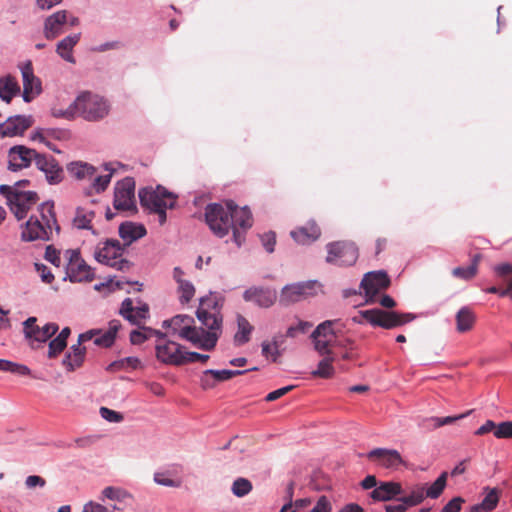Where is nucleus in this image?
<instances>
[{
	"label": "nucleus",
	"mask_w": 512,
	"mask_h": 512,
	"mask_svg": "<svg viewBox=\"0 0 512 512\" xmlns=\"http://www.w3.org/2000/svg\"><path fill=\"white\" fill-rule=\"evenodd\" d=\"M205 220L210 230L219 238L225 237L231 230L233 241L240 247L245 234L252 227L253 218L247 207H238L233 201L225 206L218 203L208 204L205 208Z\"/></svg>",
	"instance_id": "obj_1"
},
{
	"label": "nucleus",
	"mask_w": 512,
	"mask_h": 512,
	"mask_svg": "<svg viewBox=\"0 0 512 512\" xmlns=\"http://www.w3.org/2000/svg\"><path fill=\"white\" fill-rule=\"evenodd\" d=\"M222 306L223 298L218 294H210L200 299V305L196 311V315L201 324L207 328L202 350L211 351L217 344L222 333Z\"/></svg>",
	"instance_id": "obj_2"
},
{
	"label": "nucleus",
	"mask_w": 512,
	"mask_h": 512,
	"mask_svg": "<svg viewBox=\"0 0 512 512\" xmlns=\"http://www.w3.org/2000/svg\"><path fill=\"white\" fill-rule=\"evenodd\" d=\"M53 230L59 234L60 226L57 224L54 204L45 202L39 207V216H31L26 222L21 237L24 241H48L52 237Z\"/></svg>",
	"instance_id": "obj_3"
},
{
	"label": "nucleus",
	"mask_w": 512,
	"mask_h": 512,
	"mask_svg": "<svg viewBox=\"0 0 512 512\" xmlns=\"http://www.w3.org/2000/svg\"><path fill=\"white\" fill-rule=\"evenodd\" d=\"M139 199L142 207L158 215L160 225L166 222V210L176 205L177 197L167 191L163 186L145 187L139 191Z\"/></svg>",
	"instance_id": "obj_4"
},
{
	"label": "nucleus",
	"mask_w": 512,
	"mask_h": 512,
	"mask_svg": "<svg viewBox=\"0 0 512 512\" xmlns=\"http://www.w3.org/2000/svg\"><path fill=\"white\" fill-rule=\"evenodd\" d=\"M78 115L88 121H98L106 117L110 111L108 102L101 96L85 92L73 103Z\"/></svg>",
	"instance_id": "obj_5"
},
{
	"label": "nucleus",
	"mask_w": 512,
	"mask_h": 512,
	"mask_svg": "<svg viewBox=\"0 0 512 512\" xmlns=\"http://www.w3.org/2000/svg\"><path fill=\"white\" fill-rule=\"evenodd\" d=\"M359 315L372 326L383 329H394L403 326L415 318L411 313H399L379 308L360 311Z\"/></svg>",
	"instance_id": "obj_6"
},
{
	"label": "nucleus",
	"mask_w": 512,
	"mask_h": 512,
	"mask_svg": "<svg viewBox=\"0 0 512 512\" xmlns=\"http://www.w3.org/2000/svg\"><path fill=\"white\" fill-rule=\"evenodd\" d=\"M123 247L118 240L108 239L99 243L95 250V258L99 263L105 264L119 271H128L131 263L122 258Z\"/></svg>",
	"instance_id": "obj_7"
},
{
	"label": "nucleus",
	"mask_w": 512,
	"mask_h": 512,
	"mask_svg": "<svg viewBox=\"0 0 512 512\" xmlns=\"http://www.w3.org/2000/svg\"><path fill=\"white\" fill-rule=\"evenodd\" d=\"M194 320L187 315H177L171 320L164 321V325L171 328L173 334L191 342L194 346L202 349V344L205 338V330L193 326Z\"/></svg>",
	"instance_id": "obj_8"
},
{
	"label": "nucleus",
	"mask_w": 512,
	"mask_h": 512,
	"mask_svg": "<svg viewBox=\"0 0 512 512\" xmlns=\"http://www.w3.org/2000/svg\"><path fill=\"white\" fill-rule=\"evenodd\" d=\"M358 259V249L353 242L337 241L327 245L326 261L338 266H351Z\"/></svg>",
	"instance_id": "obj_9"
},
{
	"label": "nucleus",
	"mask_w": 512,
	"mask_h": 512,
	"mask_svg": "<svg viewBox=\"0 0 512 512\" xmlns=\"http://www.w3.org/2000/svg\"><path fill=\"white\" fill-rule=\"evenodd\" d=\"M320 284L317 281H305L286 285L282 288L279 302L288 306L300 302L307 297L314 296Z\"/></svg>",
	"instance_id": "obj_10"
},
{
	"label": "nucleus",
	"mask_w": 512,
	"mask_h": 512,
	"mask_svg": "<svg viewBox=\"0 0 512 512\" xmlns=\"http://www.w3.org/2000/svg\"><path fill=\"white\" fill-rule=\"evenodd\" d=\"M113 206L118 211L136 212L135 182L127 177L116 184Z\"/></svg>",
	"instance_id": "obj_11"
},
{
	"label": "nucleus",
	"mask_w": 512,
	"mask_h": 512,
	"mask_svg": "<svg viewBox=\"0 0 512 512\" xmlns=\"http://www.w3.org/2000/svg\"><path fill=\"white\" fill-rule=\"evenodd\" d=\"M391 284L390 278L385 271H372L364 275L361 281V288L365 292L366 302L375 303L377 295L386 290Z\"/></svg>",
	"instance_id": "obj_12"
},
{
	"label": "nucleus",
	"mask_w": 512,
	"mask_h": 512,
	"mask_svg": "<svg viewBox=\"0 0 512 512\" xmlns=\"http://www.w3.org/2000/svg\"><path fill=\"white\" fill-rule=\"evenodd\" d=\"M68 256L67 277L71 282H91L94 279V273L88 266L80 254L76 250L66 251Z\"/></svg>",
	"instance_id": "obj_13"
},
{
	"label": "nucleus",
	"mask_w": 512,
	"mask_h": 512,
	"mask_svg": "<svg viewBox=\"0 0 512 512\" xmlns=\"http://www.w3.org/2000/svg\"><path fill=\"white\" fill-rule=\"evenodd\" d=\"M159 340L156 344V357L159 361L168 365L180 366L183 365V347L174 342L168 341L165 339V334L163 333V337H158Z\"/></svg>",
	"instance_id": "obj_14"
},
{
	"label": "nucleus",
	"mask_w": 512,
	"mask_h": 512,
	"mask_svg": "<svg viewBox=\"0 0 512 512\" xmlns=\"http://www.w3.org/2000/svg\"><path fill=\"white\" fill-rule=\"evenodd\" d=\"M39 197L33 191H18L9 196V207L18 220L26 217L28 211L37 203Z\"/></svg>",
	"instance_id": "obj_15"
},
{
	"label": "nucleus",
	"mask_w": 512,
	"mask_h": 512,
	"mask_svg": "<svg viewBox=\"0 0 512 512\" xmlns=\"http://www.w3.org/2000/svg\"><path fill=\"white\" fill-rule=\"evenodd\" d=\"M39 156L34 149L27 148L23 145H17L10 148L8 152L9 165L11 171H18L30 166L31 162Z\"/></svg>",
	"instance_id": "obj_16"
},
{
	"label": "nucleus",
	"mask_w": 512,
	"mask_h": 512,
	"mask_svg": "<svg viewBox=\"0 0 512 512\" xmlns=\"http://www.w3.org/2000/svg\"><path fill=\"white\" fill-rule=\"evenodd\" d=\"M367 457L377 466L386 469H398L399 466L405 465L399 452L394 449L376 448L371 450Z\"/></svg>",
	"instance_id": "obj_17"
},
{
	"label": "nucleus",
	"mask_w": 512,
	"mask_h": 512,
	"mask_svg": "<svg viewBox=\"0 0 512 512\" xmlns=\"http://www.w3.org/2000/svg\"><path fill=\"white\" fill-rule=\"evenodd\" d=\"M377 483L378 482H361L365 490L374 488L370 493L374 501H388L401 492L399 482H380L381 484L379 486H377Z\"/></svg>",
	"instance_id": "obj_18"
},
{
	"label": "nucleus",
	"mask_w": 512,
	"mask_h": 512,
	"mask_svg": "<svg viewBox=\"0 0 512 512\" xmlns=\"http://www.w3.org/2000/svg\"><path fill=\"white\" fill-rule=\"evenodd\" d=\"M33 124L31 116L16 115L9 117L3 124H0L1 137H14L23 135Z\"/></svg>",
	"instance_id": "obj_19"
},
{
	"label": "nucleus",
	"mask_w": 512,
	"mask_h": 512,
	"mask_svg": "<svg viewBox=\"0 0 512 512\" xmlns=\"http://www.w3.org/2000/svg\"><path fill=\"white\" fill-rule=\"evenodd\" d=\"M119 313L132 325L142 326L144 321L149 318V306L144 303L135 307L133 301L126 298L121 304Z\"/></svg>",
	"instance_id": "obj_20"
},
{
	"label": "nucleus",
	"mask_w": 512,
	"mask_h": 512,
	"mask_svg": "<svg viewBox=\"0 0 512 512\" xmlns=\"http://www.w3.org/2000/svg\"><path fill=\"white\" fill-rule=\"evenodd\" d=\"M36 166L39 170L44 172L50 184H58L64 178L63 169L52 156L39 154L36 158Z\"/></svg>",
	"instance_id": "obj_21"
},
{
	"label": "nucleus",
	"mask_w": 512,
	"mask_h": 512,
	"mask_svg": "<svg viewBox=\"0 0 512 512\" xmlns=\"http://www.w3.org/2000/svg\"><path fill=\"white\" fill-rule=\"evenodd\" d=\"M68 23V12L59 10L44 20L43 34L47 40H53L64 33V26Z\"/></svg>",
	"instance_id": "obj_22"
},
{
	"label": "nucleus",
	"mask_w": 512,
	"mask_h": 512,
	"mask_svg": "<svg viewBox=\"0 0 512 512\" xmlns=\"http://www.w3.org/2000/svg\"><path fill=\"white\" fill-rule=\"evenodd\" d=\"M243 298L247 302H254L259 307H271L276 299L277 292L271 288L251 287L243 293Z\"/></svg>",
	"instance_id": "obj_23"
},
{
	"label": "nucleus",
	"mask_w": 512,
	"mask_h": 512,
	"mask_svg": "<svg viewBox=\"0 0 512 512\" xmlns=\"http://www.w3.org/2000/svg\"><path fill=\"white\" fill-rule=\"evenodd\" d=\"M292 239L300 245H309L321 236V229L314 220L298 226L290 232Z\"/></svg>",
	"instance_id": "obj_24"
},
{
	"label": "nucleus",
	"mask_w": 512,
	"mask_h": 512,
	"mask_svg": "<svg viewBox=\"0 0 512 512\" xmlns=\"http://www.w3.org/2000/svg\"><path fill=\"white\" fill-rule=\"evenodd\" d=\"M333 321L327 320L319 324L311 334V339L314 344V349L320 356L335 355L330 349L329 340L325 331H328L329 324H333Z\"/></svg>",
	"instance_id": "obj_25"
},
{
	"label": "nucleus",
	"mask_w": 512,
	"mask_h": 512,
	"mask_svg": "<svg viewBox=\"0 0 512 512\" xmlns=\"http://www.w3.org/2000/svg\"><path fill=\"white\" fill-rule=\"evenodd\" d=\"M23 78V99L25 102H30L33 98L32 94H39L41 92V83L39 79L34 76L32 64L29 62L22 68Z\"/></svg>",
	"instance_id": "obj_26"
},
{
	"label": "nucleus",
	"mask_w": 512,
	"mask_h": 512,
	"mask_svg": "<svg viewBox=\"0 0 512 512\" xmlns=\"http://www.w3.org/2000/svg\"><path fill=\"white\" fill-rule=\"evenodd\" d=\"M36 317H29L23 322V332L25 338L29 341L30 346L35 349L40 344L45 343V335L41 327L36 325Z\"/></svg>",
	"instance_id": "obj_27"
},
{
	"label": "nucleus",
	"mask_w": 512,
	"mask_h": 512,
	"mask_svg": "<svg viewBox=\"0 0 512 512\" xmlns=\"http://www.w3.org/2000/svg\"><path fill=\"white\" fill-rule=\"evenodd\" d=\"M184 271L180 267H175L173 270V279L178 284L179 300L182 304L189 303L195 295L194 285L183 278Z\"/></svg>",
	"instance_id": "obj_28"
},
{
	"label": "nucleus",
	"mask_w": 512,
	"mask_h": 512,
	"mask_svg": "<svg viewBox=\"0 0 512 512\" xmlns=\"http://www.w3.org/2000/svg\"><path fill=\"white\" fill-rule=\"evenodd\" d=\"M81 34L76 33L63 38L56 46L57 54L65 61L75 64L76 60L72 54L74 47L80 41Z\"/></svg>",
	"instance_id": "obj_29"
},
{
	"label": "nucleus",
	"mask_w": 512,
	"mask_h": 512,
	"mask_svg": "<svg viewBox=\"0 0 512 512\" xmlns=\"http://www.w3.org/2000/svg\"><path fill=\"white\" fill-rule=\"evenodd\" d=\"M85 356L86 348L84 346L79 344L72 345L63 359V366L68 371H74L83 365Z\"/></svg>",
	"instance_id": "obj_30"
},
{
	"label": "nucleus",
	"mask_w": 512,
	"mask_h": 512,
	"mask_svg": "<svg viewBox=\"0 0 512 512\" xmlns=\"http://www.w3.org/2000/svg\"><path fill=\"white\" fill-rule=\"evenodd\" d=\"M425 494L423 489L412 491L408 496L400 499L401 503L386 506V512H405L408 507L416 506L424 500Z\"/></svg>",
	"instance_id": "obj_31"
},
{
	"label": "nucleus",
	"mask_w": 512,
	"mask_h": 512,
	"mask_svg": "<svg viewBox=\"0 0 512 512\" xmlns=\"http://www.w3.org/2000/svg\"><path fill=\"white\" fill-rule=\"evenodd\" d=\"M120 237L126 241L127 245L131 244L146 235V229L143 225H137L132 222L122 223L119 227Z\"/></svg>",
	"instance_id": "obj_32"
},
{
	"label": "nucleus",
	"mask_w": 512,
	"mask_h": 512,
	"mask_svg": "<svg viewBox=\"0 0 512 512\" xmlns=\"http://www.w3.org/2000/svg\"><path fill=\"white\" fill-rule=\"evenodd\" d=\"M67 171L76 180H85L94 176L96 168L86 162L75 161L67 165Z\"/></svg>",
	"instance_id": "obj_33"
},
{
	"label": "nucleus",
	"mask_w": 512,
	"mask_h": 512,
	"mask_svg": "<svg viewBox=\"0 0 512 512\" xmlns=\"http://www.w3.org/2000/svg\"><path fill=\"white\" fill-rule=\"evenodd\" d=\"M120 327L121 323L119 320L110 321L108 330L103 333L100 331V334L94 338L95 345L105 348L111 347L115 342L116 334Z\"/></svg>",
	"instance_id": "obj_34"
},
{
	"label": "nucleus",
	"mask_w": 512,
	"mask_h": 512,
	"mask_svg": "<svg viewBox=\"0 0 512 512\" xmlns=\"http://www.w3.org/2000/svg\"><path fill=\"white\" fill-rule=\"evenodd\" d=\"M475 320V314L470 308H461L456 315L457 331L464 333L471 330L475 324Z\"/></svg>",
	"instance_id": "obj_35"
},
{
	"label": "nucleus",
	"mask_w": 512,
	"mask_h": 512,
	"mask_svg": "<svg viewBox=\"0 0 512 512\" xmlns=\"http://www.w3.org/2000/svg\"><path fill=\"white\" fill-rule=\"evenodd\" d=\"M237 327L238 330L235 333L234 342L237 345H243L250 340V335L254 328L242 315L237 316Z\"/></svg>",
	"instance_id": "obj_36"
},
{
	"label": "nucleus",
	"mask_w": 512,
	"mask_h": 512,
	"mask_svg": "<svg viewBox=\"0 0 512 512\" xmlns=\"http://www.w3.org/2000/svg\"><path fill=\"white\" fill-rule=\"evenodd\" d=\"M138 327V329H134L130 332V342L133 345H140L151 338L153 335L157 337H163V333L161 331L154 330L144 325Z\"/></svg>",
	"instance_id": "obj_37"
},
{
	"label": "nucleus",
	"mask_w": 512,
	"mask_h": 512,
	"mask_svg": "<svg viewBox=\"0 0 512 512\" xmlns=\"http://www.w3.org/2000/svg\"><path fill=\"white\" fill-rule=\"evenodd\" d=\"M322 357V360L318 363L317 369L312 372V375L314 377H319L323 379L332 378L335 373V369L333 367L335 355H328Z\"/></svg>",
	"instance_id": "obj_38"
},
{
	"label": "nucleus",
	"mask_w": 512,
	"mask_h": 512,
	"mask_svg": "<svg viewBox=\"0 0 512 512\" xmlns=\"http://www.w3.org/2000/svg\"><path fill=\"white\" fill-rule=\"evenodd\" d=\"M19 92V86L13 78L0 79V98L10 104L13 96Z\"/></svg>",
	"instance_id": "obj_39"
},
{
	"label": "nucleus",
	"mask_w": 512,
	"mask_h": 512,
	"mask_svg": "<svg viewBox=\"0 0 512 512\" xmlns=\"http://www.w3.org/2000/svg\"><path fill=\"white\" fill-rule=\"evenodd\" d=\"M497 276L507 283V287L500 292L501 297L508 296L512 291V264L503 263L494 267Z\"/></svg>",
	"instance_id": "obj_40"
},
{
	"label": "nucleus",
	"mask_w": 512,
	"mask_h": 512,
	"mask_svg": "<svg viewBox=\"0 0 512 512\" xmlns=\"http://www.w3.org/2000/svg\"><path fill=\"white\" fill-rule=\"evenodd\" d=\"M94 216L95 214L93 211H88L84 208H78L73 219V225L78 229H90V224Z\"/></svg>",
	"instance_id": "obj_41"
},
{
	"label": "nucleus",
	"mask_w": 512,
	"mask_h": 512,
	"mask_svg": "<svg viewBox=\"0 0 512 512\" xmlns=\"http://www.w3.org/2000/svg\"><path fill=\"white\" fill-rule=\"evenodd\" d=\"M0 371L10 372L21 376H28L31 373V370L26 365L5 359H0Z\"/></svg>",
	"instance_id": "obj_42"
},
{
	"label": "nucleus",
	"mask_w": 512,
	"mask_h": 512,
	"mask_svg": "<svg viewBox=\"0 0 512 512\" xmlns=\"http://www.w3.org/2000/svg\"><path fill=\"white\" fill-rule=\"evenodd\" d=\"M485 491L487 492V494L481 503V507L485 511H492L496 508L499 502V495L501 493V490H499L498 488L486 487Z\"/></svg>",
	"instance_id": "obj_43"
},
{
	"label": "nucleus",
	"mask_w": 512,
	"mask_h": 512,
	"mask_svg": "<svg viewBox=\"0 0 512 512\" xmlns=\"http://www.w3.org/2000/svg\"><path fill=\"white\" fill-rule=\"evenodd\" d=\"M102 499H109V500H112V501H119V502H122L124 501L126 498H129L130 495L123 489L121 488H117V487H113V486H109V487H106L103 491H102Z\"/></svg>",
	"instance_id": "obj_44"
},
{
	"label": "nucleus",
	"mask_w": 512,
	"mask_h": 512,
	"mask_svg": "<svg viewBox=\"0 0 512 512\" xmlns=\"http://www.w3.org/2000/svg\"><path fill=\"white\" fill-rule=\"evenodd\" d=\"M469 413L470 412L463 413V414L456 415V416H447V417H431L430 419L427 420V422L429 423L428 426L433 427V428H439L444 425L453 424L457 420L465 418Z\"/></svg>",
	"instance_id": "obj_45"
},
{
	"label": "nucleus",
	"mask_w": 512,
	"mask_h": 512,
	"mask_svg": "<svg viewBox=\"0 0 512 512\" xmlns=\"http://www.w3.org/2000/svg\"><path fill=\"white\" fill-rule=\"evenodd\" d=\"M312 327V323L307 321H299L296 325L290 326L286 331V336L296 338L301 334H306Z\"/></svg>",
	"instance_id": "obj_46"
},
{
	"label": "nucleus",
	"mask_w": 512,
	"mask_h": 512,
	"mask_svg": "<svg viewBox=\"0 0 512 512\" xmlns=\"http://www.w3.org/2000/svg\"><path fill=\"white\" fill-rule=\"evenodd\" d=\"M498 439L512 438V421L496 424L495 435Z\"/></svg>",
	"instance_id": "obj_47"
},
{
	"label": "nucleus",
	"mask_w": 512,
	"mask_h": 512,
	"mask_svg": "<svg viewBox=\"0 0 512 512\" xmlns=\"http://www.w3.org/2000/svg\"><path fill=\"white\" fill-rule=\"evenodd\" d=\"M67 346V342L62 341L59 338H54L49 343L48 349V357L55 358L57 357Z\"/></svg>",
	"instance_id": "obj_48"
},
{
	"label": "nucleus",
	"mask_w": 512,
	"mask_h": 512,
	"mask_svg": "<svg viewBox=\"0 0 512 512\" xmlns=\"http://www.w3.org/2000/svg\"><path fill=\"white\" fill-rule=\"evenodd\" d=\"M248 370L240 371V370H213L214 379L217 382L227 381L235 376L246 373Z\"/></svg>",
	"instance_id": "obj_49"
},
{
	"label": "nucleus",
	"mask_w": 512,
	"mask_h": 512,
	"mask_svg": "<svg viewBox=\"0 0 512 512\" xmlns=\"http://www.w3.org/2000/svg\"><path fill=\"white\" fill-rule=\"evenodd\" d=\"M453 276L464 279V280H470L472 279L477 273L475 266H468V267H456L452 271Z\"/></svg>",
	"instance_id": "obj_50"
},
{
	"label": "nucleus",
	"mask_w": 512,
	"mask_h": 512,
	"mask_svg": "<svg viewBox=\"0 0 512 512\" xmlns=\"http://www.w3.org/2000/svg\"><path fill=\"white\" fill-rule=\"evenodd\" d=\"M262 354L265 357L271 356L272 357V361L276 362L278 357L281 355L279 350H278V343H277V341H273L272 344H270L268 342H263L262 343Z\"/></svg>",
	"instance_id": "obj_51"
},
{
	"label": "nucleus",
	"mask_w": 512,
	"mask_h": 512,
	"mask_svg": "<svg viewBox=\"0 0 512 512\" xmlns=\"http://www.w3.org/2000/svg\"><path fill=\"white\" fill-rule=\"evenodd\" d=\"M262 245L268 253L274 251L276 244V234L273 231L266 232L260 236Z\"/></svg>",
	"instance_id": "obj_52"
},
{
	"label": "nucleus",
	"mask_w": 512,
	"mask_h": 512,
	"mask_svg": "<svg viewBox=\"0 0 512 512\" xmlns=\"http://www.w3.org/2000/svg\"><path fill=\"white\" fill-rule=\"evenodd\" d=\"M183 357H184L183 365L187 364V363H193V362L205 363L209 359V355L200 354L197 352H188V351H184Z\"/></svg>",
	"instance_id": "obj_53"
},
{
	"label": "nucleus",
	"mask_w": 512,
	"mask_h": 512,
	"mask_svg": "<svg viewBox=\"0 0 512 512\" xmlns=\"http://www.w3.org/2000/svg\"><path fill=\"white\" fill-rule=\"evenodd\" d=\"M100 415L109 422L118 423L123 420V415L107 407L100 408Z\"/></svg>",
	"instance_id": "obj_54"
},
{
	"label": "nucleus",
	"mask_w": 512,
	"mask_h": 512,
	"mask_svg": "<svg viewBox=\"0 0 512 512\" xmlns=\"http://www.w3.org/2000/svg\"><path fill=\"white\" fill-rule=\"evenodd\" d=\"M111 180V174L97 176L92 184L93 189L97 192H103L109 185Z\"/></svg>",
	"instance_id": "obj_55"
},
{
	"label": "nucleus",
	"mask_w": 512,
	"mask_h": 512,
	"mask_svg": "<svg viewBox=\"0 0 512 512\" xmlns=\"http://www.w3.org/2000/svg\"><path fill=\"white\" fill-rule=\"evenodd\" d=\"M252 490L251 482H233L232 492L238 496L243 497Z\"/></svg>",
	"instance_id": "obj_56"
},
{
	"label": "nucleus",
	"mask_w": 512,
	"mask_h": 512,
	"mask_svg": "<svg viewBox=\"0 0 512 512\" xmlns=\"http://www.w3.org/2000/svg\"><path fill=\"white\" fill-rule=\"evenodd\" d=\"M35 268H36L37 272L39 273L41 280L43 282H45L47 284L52 283V281L54 280V275L52 274V272L46 265L36 263Z\"/></svg>",
	"instance_id": "obj_57"
},
{
	"label": "nucleus",
	"mask_w": 512,
	"mask_h": 512,
	"mask_svg": "<svg viewBox=\"0 0 512 512\" xmlns=\"http://www.w3.org/2000/svg\"><path fill=\"white\" fill-rule=\"evenodd\" d=\"M200 382H201V386L204 389L213 388L218 383L217 380L214 379V374H213L212 369L204 371L203 375L201 376Z\"/></svg>",
	"instance_id": "obj_58"
},
{
	"label": "nucleus",
	"mask_w": 512,
	"mask_h": 512,
	"mask_svg": "<svg viewBox=\"0 0 512 512\" xmlns=\"http://www.w3.org/2000/svg\"><path fill=\"white\" fill-rule=\"evenodd\" d=\"M293 389H294L293 385H289V386H285V387L279 388V389H277L275 391H272V392L268 393L266 395V397H265V400L267 402L275 401V400L283 397L284 395H286L287 393H289Z\"/></svg>",
	"instance_id": "obj_59"
},
{
	"label": "nucleus",
	"mask_w": 512,
	"mask_h": 512,
	"mask_svg": "<svg viewBox=\"0 0 512 512\" xmlns=\"http://www.w3.org/2000/svg\"><path fill=\"white\" fill-rule=\"evenodd\" d=\"M465 462L466 461L460 462L450 473L443 471L436 480H448L449 477H457L461 475L465 471Z\"/></svg>",
	"instance_id": "obj_60"
},
{
	"label": "nucleus",
	"mask_w": 512,
	"mask_h": 512,
	"mask_svg": "<svg viewBox=\"0 0 512 512\" xmlns=\"http://www.w3.org/2000/svg\"><path fill=\"white\" fill-rule=\"evenodd\" d=\"M45 259L57 267L60 266V263H61L60 253L52 246H48L46 248Z\"/></svg>",
	"instance_id": "obj_61"
},
{
	"label": "nucleus",
	"mask_w": 512,
	"mask_h": 512,
	"mask_svg": "<svg viewBox=\"0 0 512 512\" xmlns=\"http://www.w3.org/2000/svg\"><path fill=\"white\" fill-rule=\"evenodd\" d=\"M462 503H464L463 498L455 497L443 507L442 512H460Z\"/></svg>",
	"instance_id": "obj_62"
},
{
	"label": "nucleus",
	"mask_w": 512,
	"mask_h": 512,
	"mask_svg": "<svg viewBox=\"0 0 512 512\" xmlns=\"http://www.w3.org/2000/svg\"><path fill=\"white\" fill-rule=\"evenodd\" d=\"M446 482H433L432 486L427 490L426 496L430 498H438L445 488Z\"/></svg>",
	"instance_id": "obj_63"
},
{
	"label": "nucleus",
	"mask_w": 512,
	"mask_h": 512,
	"mask_svg": "<svg viewBox=\"0 0 512 512\" xmlns=\"http://www.w3.org/2000/svg\"><path fill=\"white\" fill-rule=\"evenodd\" d=\"M331 509L330 503L326 497L322 496L317 501V504L312 509V512H329Z\"/></svg>",
	"instance_id": "obj_64"
}]
</instances>
